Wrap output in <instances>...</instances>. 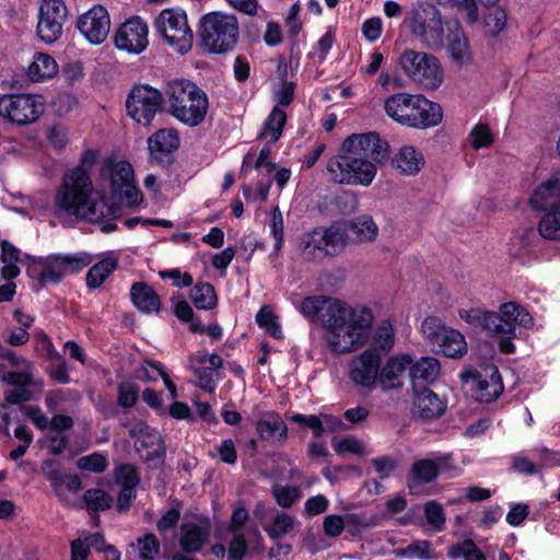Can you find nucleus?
I'll return each mask as SVG.
<instances>
[{"mask_svg":"<svg viewBox=\"0 0 560 560\" xmlns=\"http://www.w3.org/2000/svg\"><path fill=\"white\" fill-rule=\"evenodd\" d=\"M257 325L265 329L272 338L281 339L283 337L278 317L271 311L261 308L256 315Z\"/></svg>","mask_w":560,"mask_h":560,"instance_id":"864d4df0","label":"nucleus"},{"mask_svg":"<svg viewBox=\"0 0 560 560\" xmlns=\"http://www.w3.org/2000/svg\"><path fill=\"white\" fill-rule=\"evenodd\" d=\"M77 466L81 470L101 474L107 468V458L100 452L82 456L78 459Z\"/></svg>","mask_w":560,"mask_h":560,"instance_id":"13d9d810","label":"nucleus"},{"mask_svg":"<svg viewBox=\"0 0 560 560\" xmlns=\"http://www.w3.org/2000/svg\"><path fill=\"white\" fill-rule=\"evenodd\" d=\"M295 308L326 328V341L332 353L353 352L370 339L374 314L368 306L353 307L330 296L310 295L296 303Z\"/></svg>","mask_w":560,"mask_h":560,"instance_id":"f257e3e1","label":"nucleus"},{"mask_svg":"<svg viewBox=\"0 0 560 560\" xmlns=\"http://www.w3.org/2000/svg\"><path fill=\"white\" fill-rule=\"evenodd\" d=\"M469 138L471 139V147L475 150L488 148L493 142V137L489 126L482 122H478L472 127L469 132Z\"/></svg>","mask_w":560,"mask_h":560,"instance_id":"bf43d9fd","label":"nucleus"},{"mask_svg":"<svg viewBox=\"0 0 560 560\" xmlns=\"http://www.w3.org/2000/svg\"><path fill=\"white\" fill-rule=\"evenodd\" d=\"M498 314V323H494L495 334H511L516 331V320L518 314V304L515 302H506L500 306Z\"/></svg>","mask_w":560,"mask_h":560,"instance_id":"ea45409f","label":"nucleus"},{"mask_svg":"<svg viewBox=\"0 0 560 560\" xmlns=\"http://www.w3.org/2000/svg\"><path fill=\"white\" fill-rule=\"evenodd\" d=\"M538 235L544 238L560 241V209L544 212L538 223Z\"/></svg>","mask_w":560,"mask_h":560,"instance_id":"79ce46f5","label":"nucleus"},{"mask_svg":"<svg viewBox=\"0 0 560 560\" xmlns=\"http://www.w3.org/2000/svg\"><path fill=\"white\" fill-rule=\"evenodd\" d=\"M77 28L90 44H102L107 38L110 28L107 9L102 4L93 5L78 19Z\"/></svg>","mask_w":560,"mask_h":560,"instance_id":"4468645a","label":"nucleus"},{"mask_svg":"<svg viewBox=\"0 0 560 560\" xmlns=\"http://www.w3.org/2000/svg\"><path fill=\"white\" fill-rule=\"evenodd\" d=\"M129 294L132 305L141 313H159L162 308L160 295L148 282H133Z\"/></svg>","mask_w":560,"mask_h":560,"instance_id":"5701e85b","label":"nucleus"},{"mask_svg":"<svg viewBox=\"0 0 560 560\" xmlns=\"http://www.w3.org/2000/svg\"><path fill=\"white\" fill-rule=\"evenodd\" d=\"M424 515L429 525L433 526L438 532L445 527V512L443 506L435 502L429 501L424 504Z\"/></svg>","mask_w":560,"mask_h":560,"instance_id":"052dcab7","label":"nucleus"},{"mask_svg":"<svg viewBox=\"0 0 560 560\" xmlns=\"http://www.w3.org/2000/svg\"><path fill=\"white\" fill-rule=\"evenodd\" d=\"M331 444L334 451L339 456L347 454L362 455L364 454V446L361 441L353 436H345L340 439H332Z\"/></svg>","mask_w":560,"mask_h":560,"instance_id":"4d7b16f0","label":"nucleus"},{"mask_svg":"<svg viewBox=\"0 0 560 560\" xmlns=\"http://www.w3.org/2000/svg\"><path fill=\"white\" fill-rule=\"evenodd\" d=\"M248 551V544L244 534H234L229 544V559L243 560Z\"/></svg>","mask_w":560,"mask_h":560,"instance_id":"774afa93","label":"nucleus"},{"mask_svg":"<svg viewBox=\"0 0 560 560\" xmlns=\"http://www.w3.org/2000/svg\"><path fill=\"white\" fill-rule=\"evenodd\" d=\"M164 92L148 83L135 84L126 98L127 115L138 125L149 128L156 114L164 112Z\"/></svg>","mask_w":560,"mask_h":560,"instance_id":"0eeeda50","label":"nucleus"},{"mask_svg":"<svg viewBox=\"0 0 560 560\" xmlns=\"http://www.w3.org/2000/svg\"><path fill=\"white\" fill-rule=\"evenodd\" d=\"M434 346L439 347L440 351L451 359L462 358L467 352L464 335L453 328H448Z\"/></svg>","mask_w":560,"mask_h":560,"instance_id":"f704fd0d","label":"nucleus"},{"mask_svg":"<svg viewBox=\"0 0 560 560\" xmlns=\"http://www.w3.org/2000/svg\"><path fill=\"white\" fill-rule=\"evenodd\" d=\"M137 544L142 560H152L160 551V541L154 534H145L137 539Z\"/></svg>","mask_w":560,"mask_h":560,"instance_id":"e2e57ef3","label":"nucleus"},{"mask_svg":"<svg viewBox=\"0 0 560 560\" xmlns=\"http://www.w3.org/2000/svg\"><path fill=\"white\" fill-rule=\"evenodd\" d=\"M508 14L502 8H494L483 18L486 34L490 37H497L505 27Z\"/></svg>","mask_w":560,"mask_h":560,"instance_id":"a18cd8bd","label":"nucleus"},{"mask_svg":"<svg viewBox=\"0 0 560 560\" xmlns=\"http://www.w3.org/2000/svg\"><path fill=\"white\" fill-rule=\"evenodd\" d=\"M154 26L166 43L179 54H186L191 49L194 35L185 11L165 9L155 19Z\"/></svg>","mask_w":560,"mask_h":560,"instance_id":"9d476101","label":"nucleus"},{"mask_svg":"<svg viewBox=\"0 0 560 560\" xmlns=\"http://www.w3.org/2000/svg\"><path fill=\"white\" fill-rule=\"evenodd\" d=\"M394 340V330L392 326H380L371 346L368 349H375L376 353H380L381 358H383L393 348Z\"/></svg>","mask_w":560,"mask_h":560,"instance_id":"de8ad7c7","label":"nucleus"},{"mask_svg":"<svg viewBox=\"0 0 560 560\" xmlns=\"http://www.w3.org/2000/svg\"><path fill=\"white\" fill-rule=\"evenodd\" d=\"M198 36L210 54L232 51L238 39V22L235 15L212 11L199 20Z\"/></svg>","mask_w":560,"mask_h":560,"instance_id":"423d86ee","label":"nucleus"},{"mask_svg":"<svg viewBox=\"0 0 560 560\" xmlns=\"http://www.w3.org/2000/svg\"><path fill=\"white\" fill-rule=\"evenodd\" d=\"M460 378L464 383L471 384L472 395L479 402H492L504 390L501 374L493 363H486L478 369L467 370L460 374Z\"/></svg>","mask_w":560,"mask_h":560,"instance_id":"9b49d317","label":"nucleus"},{"mask_svg":"<svg viewBox=\"0 0 560 560\" xmlns=\"http://www.w3.org/2000/svg\"><path fill=\"white\" fill-rule=\"evenodd\" d=\"M447 557L456 560H487L485 553L478 548L476 542L470 539H464L462 542L453 544L447 548Z\"/></svg>","mask_w":560,"mask_h":560,"instance_id":"a19ab883","label":"nucleus"},{"mask_svg":"<svg viewBox=\"0 0 560 560\" xmlns=\"http://www.w3.org/2000/svg\"><path fill=\"white\" fill-rule=\"evenodd\" d=\"M299 248L306 261H322L329 255L328 248L323 247L315 228L301 236Z\"/></svg>","mask_w":560,"mask_h":560,"instance_id":"c9c22d12","label":"nucleus"},{"mask_svg":"<svg viewBox=\"0 0 560 560\" xmlns=\"http://www.w3.org/2000/svg\"><path fill=\"white\" fill-rule=\"evenodd\" d=\"M270 230L275 238L273 253L278 255L283 245V217L278 206L271 211Z\"/></svg>","mask_w":560,"mask_h":560,"instance_id":"680f3d73","label":"nucleus"},{"mask_svg":"<svg viewBox=\"0 0 560 560\" xmlns=\"http://www.w3.org/2000/svg\"><path fill=\"white\" fill-rule=\"evenodd\" d=\"M399 63L407 77L425 89L436 90L443 82L444 71L441 62L431 54L406 49L400 56Z\"/></svg>","mask_w":560,"mask_h":560,"instance_id":"6e6552de","label":"nucleus"},{"mask_svg":"<svg viewBox=\"0 0 560 560\" xmlns=\"http://www.w3.org/2000/svg\"><path fill=\"white\" fill-rule=\"evenodd\" d=\"M323 247L328 248V257L340 254L348 244L347 229L341 223H332L328 226L315 228Z\"/></svg>","mask_w":560,"mask_h":560,"instance_id":"bb28decb","label":"nucleus"},{"mask_svg":"<svg viewBox=\"0 0 560 560\" xmlns=\"http://www.w3.org/2000/svg\"><path fill=\"white\" fill-rule=\"evenodd\" d=\"M289 420L293 423H296L301 428L310 429L315 439L322 438L326 430L324 427V421L319 415L293 413L291 417H289Z\"/></svg>","mask_w":560,"mask_h":560,"instance_id":"09e8293b","label":"nucleus"},{"mask_svg":"<svg viewBox=\"0 0 560 560\" xmlns=\"http://www.w3.org/2000/svg\"><path fill=\"white\" fill-rule=\"evenodd\" d=\"M86 511L93 515L95 522H100L98 512L106 511L113 505V498L101 488L88 489L83 494Z\"/></svg>","mask_w":560,"mask_h":560,"instance_id":"58836bf2","label":"nucleus"},{"mask_svg":"<svg viewBox=\"0 0 560 560\" xmlns=\"http://www.w3.org/2000/svg\"><path fill=\"white\" fill-rule=\"evenodd\" d=\"M173 303V313L176 318L185 324H188V330L192 334L203 335L207 334L212 340L222 338V327L218 324H210L207 327L201 324L200 318L195 314L192 307L186 300L176 301V296L171 298Z\"/></svg>","mask_w":560,"mask_h":560,"instance_id":"a211bd4d","label":"nucleus"},{"mask_svg":"<svg viewBox=\"0 0 560 560\" xmlns=\"http://www.w3.org/2000/svg\"><path fill=\"white\" fill-rule=\"evenodd\" d=\"M447 329L448 327H446L436 316L425 317L421 325L423 336L433 346L439 342V339Z\"/></svg>","mask_w":560,"mask_h":560,"instance_id":"5fc2aeb1","label":"nucleus"},{"mask_svg":"<svg viewBox=\"0 0 560 560\" xmlns=\"http://www.w3.org/2000/svg\"><path fill=\"white\" fill-rule=\"evenodd\" d=\"M140 388L137 384L121 382L117 386V405L121 408H132L139 399Z\"/></svg>","mask_w":560,"mask_h":560,"instance_id":"3c124183","label":"nucleus"},{"mask_svg":"<svg viewBox=\"0 0 560 560\" xmlns=\"http://www.w3.org/2000/svg\"><path fill=\"white\" fill-rule=\"evenodd\" d=\"M256 431L261 441L275 443L284 442L288 439V427L277 415H271V419H259L256 422Z\"/></svg>","mask_w":560,"mask_h":560,"instance_id":"7c9ffc66","label":"nucleus"},{"mask_svg":"<svg viewBox=\"0 0 560 560\" xmlns=\"http://www.w3.org/2000/svg\"><path fill=\"white\" fill-rule=\"evenodd\" d=\"M156 445L158 447L153 451H150L145 455V463L148 467L151 469L161 468L166 458V445L161 435L156 433Z\"/></svg>","mask_w":560,"mask_h":560,"instance_id":"338daca9","label":"nucleus"},{"mask_svg":"<svg viewBox=\"0 0 560 560\" xmlns=\"http://www.w3.org/2000/svg\"><path fill=\"white\" fill-rule=\"evenodd\" d=\"M116 482L121 488L136 489L141 481L140 475L132 464H122L115 470Z\"/></svg>","mask_w":560,"mask_h":560,"instance_id":"8fccbe9b","label":"nucleus"},{"mask_svg":"<svg viewBox=\"0 0 560 560\" xmlns=\"http://www.w3.org/2000/svg\"><path fill=\"white\" fill-rule=\"evenodd\" d=\"M180 530L179 546L185 553H197L201 551L210 535L208 524L201 526L194 522L183 523Z\"/></svg>","mask_w":560,"mask_h":560,"instance_id":"393cba45","label":"nucleus"},{"mask_svg":"<svg viewBox=\"0 0 560 560\" xmlns=\"http://www.w3.org/2000/svg\"><path fill=\"white\" fill-rule=\"evenodd\" d=\"M341 151L327 162L334 182L346 185L369 186L377 172L376 164L388 160L390 147L375 132L352 133L347 137Z\"/></svg>","mask_w":560,"mask_h":560,"instance_id":"f03ea898","label":"nucleus"},{"mask_svg":"<svg viewBox=\"0 0 560 560\" xmlns=\"http://www.w3.org/2000/svg\"><path fill=\"white\" fill-rule=\"evenodd\" d=\"M33 339L35 342V351L39 357L46 358L48 360L60 359L59 352L56 350L51 339L44 330L39 329L35 331Z\"/></svg>","mask_w":560,"mask_h":560,"instance_id":"603ef678","label":"nucleus"},{"mask_svg":"<svg viewBox=\"0 0 560 560\" xmlns=\"http://www.w3.org/2000/svg\"><path fill=\"white\" fill-rule=\"evenodd\" d=\"M167 113L187 127L201 125L207 116V93L188 79H175L164 89Z\"/></svg>","mask_w":560,"mask_h":560,"instance_id":"20e7f679","label":"nucleus"},{"mask_svg":"<svg viewBox=\"0 0 560 560\" xmlns=\"http://www.w3.org/2000/svg\"><path fill=\"white\" fill-rule=\"evenodd\" d=\"M150 163L168 167L174 163L173 153L179 148V136L175 129H159L148 138Z\"/></svg>","mask_w":560,"mask_h":560,"instance_id":"dca6fc26","label":"nucleus"},{"mask_svg":"<svg viewBox=\"0 0 560 560\" xmlns=\"http://www.w3.org/2000/svg\"><path fill=\"white\" fill-rule=\"evenodd\" d=\"M106 174L109 176L113 195H121L124 187L132 185L133 171L127 162L115 163L110 160L106 161L101 170V175L104 177Z\"/></svg>","mask_w":560,"mask_h":560,"instance_id":"c85d7f7f","label":"nucleus"},{"mask_svg":"<svg viewBox=\"0 0 560 560\" xmlns=\"http://www.w3.org/2000/svg\"><path fill=\"white\" fill-rule=\"evenodd\" d=\"M58 73L56 60L48 54L37 52L28 66L27 75L33 82H43Z\"/></svg>","mask_w":560,"mask_h":560,"instance_id":"72a5a7b5","label":"nucleus"},{"mask_svg":"<svg viewBox=\"0 0 560 560\" xmlns=\"http://www.w3.org/2000/svg\"><path fill=\"white\" fill-rule=\"evenodd\" d=\"M424 156L413 145H402L392 158V166L402 175L415 176L424 166Z\"/></svg>","mask_w":560,"mask_h":560,"instance_id":"a878e982","label":"nucleus"},{"mask_svg":"<svg viewBox=\"0 0 560 560\" xmlns=\"http://www.w3.org/2000/svg\"><path fill=\"white\" fill-rule=\"evenodd\" d=\"M448 52L452 59L459 66L470 60L469 44L464 30L458 21L447 24Z\"/></svg>","mask_w":560,"mask_h":560,"instance_id":"cd10ccee","label":"nucleus"},{"mask_svg":"<svg viewBox=\"0 0 560 560\" xmlns=\"http://www.w3.org/2000/svg\"><path fill=\"white\" fill-rule=\"evenodd\" d=\"M407 369L412 389L418 390L435 383L441 373V363L434 357L415 359L412 355V363Z\"/></svg>","mask_w":560,"mask_h":560,"instance_id":"6ab92c4d","label":"nucleus"},{"mask_svg":"<svg viewBox=\"0 0 560 560\" xmlns=\"http://www.w3.org/2000/svg\"><path fill=\"white\" fill-rule=\"evenodd\" d=\"M100 154V150L96 149L85 150L80 163L66 173L55 197L58 208L90 222H97L104 218V212L98 209V202L92 199L94 188L89 172L96 164Z\"/></svg>","mask_w":560,"mask_h":560,"instance_id":"7ed1b4c3","label":"nucleus"},{"mask_svg":"<svg viewBox=\"0 0 560 560\" xmlns=\"http://www.w3.org/2000/svg\"><path fill=\"white\" fill-rule=\"evenodd\" d=\"M271 493L277 504L283 509H290L302 497L300 487L294 485L273 486Z\"/></svg>","mask_w":560,"mask_h":560,"instance_id":"49530a36","label":"nucleus"},{"mask_svg":"<svg viewBox=\"0 0 560 560\" xmlns=\"http://www.w3.org/2000/svg\"><path fill=\"white\" fill-rule=\"evenodd\" d=\"M43 113L44 102L42 95L11 94L0 96V116L15 125H31Z\"/></svg>","mask_w":560,"mask_h":560,"instance_id":"f8f14e48","label":"nucleus"},{"mask_svg":"<svg viewBox=\"0 0 560 560\" xmlns=\"http://www.w3.org/2000/svg\"><path fill=\"white\" fill-rule=\"evenodd\" d=\"M192 373L198 380L197 385L205 392L212 394L215 392L217 385L214 382L213 368L198 366L192 368Z\"/></svg>","mask_w":560,"mask_h":560,"instance_id":"69168bd1","label":"nucleus"},{"mask_svg":"<svg viewBox=\"0 0 560 560\" xmlns=\"http://www.w3.org/2000/svg\"><path fill=\"white\" fill-rule=\"evenodd\" d=\"M384 109L394 121L415 129L435 127L443 118L441 105L420 94L401 92L390 95Z\"/></svg>","mask_w":560,"mask_h":560,"instance_id":"39448f33","label":"nucleus"},{"mask_svg":"<svg viewBox=\"0 0 560 560\" xmlns=\"http://www.w3.org/2000/svg\"><path fill=\"white\" fill-rule=\"evenodd\" d=\"M63 278L68 275H75L91 265L93 257L86 252L75 254H50Z\"/></svg>","mask_w":560,"mask_h":560,"instance_id":"c756f323","label":"nucleus"},{"mask_svg":"<svg viewBox=\"0 0 560 560\" xmlns=\"http://www.w3.org/2000/svg\"><path fill=\"white\" fill-rule=\"evenodd\" d=\"M287 120L288 116L285 110L275 105L262 124L258 139L270 136V141L276 143L282 136Z\"/></svg>","mask_w":560,"mask_h":560,"instance_id":"4c0bfd02","label":"nucleus"},{"mask_svg":"<svg viewBox=\"0 0 560 560\" xmlns=\"http://www.w3.org/2000/svg\"><path fill=\"white\" fill-rule=\"evenodd\" d=\"M447 456L436 458L417 459L411 465L407 479V487L412 492L419 486L433 482L440 475L441 468L446 464Z\"/></svg>","mask_w":560,"mask_h":560,"instance_id":"412c9836","label":"nucleus"},{"mask_svg":"<svg viewBox=\"0 0 560 560\" xmlns=\"http://www.w3.org/2000/svg\"><path fill=\"white\" fill-rule=\"evenodd\" d=\"M413 393L416 395L415 406L422 420L438 419L446 411V402L429 387L413 390Z\"/></svg>","mask_w":560,"mask_h":560,"instance_id":"b1692460","label":"nucleus"},{"mask_svg":"<svg viewBox=\"0 0 560 560\" xmlns=\"http://www.w3.org/2000/svg\"><path fill=\"white\" fill-rule=\"evenodd\" d=\"M171 506L156 522V528L160 533H165L177 526L180 520L182 501L174 499Z\"/></svg>","mask_w":560,"mask_h":560,"instance_id":"6e6d98bb","label":"nucleus"},{"mask_svg":"<svg viewBox=\"0 0 560 560\" xmlns=\"http://www.w3.org/2000/svg\"><path fill=\"white\" fill-rule=\"evenodd\" d=\"M528 203L534 211L548 212L560 209V176L548 178L532 192Z\"/></svg>","mask_w":560,"mask_h":560,"instance_id":"aec40b11","label":"nucleus"},{"mask_svg":"<svg viewBox=\"0 0 560 560\" xmlns=\"http://www.w3.org/2000/svg\"><path fill=\"white\" fill-rule=\"evenodd\" d=\"M380 353L375 349H365L351 362L349 377L355 384L368 389H373L378 380V372L382 365Z\"/></svg>","mask_w":560,"mask_h":560,"instance_id":"f3484780","label":"nucleus"},{"mask_svg":"<svg viewBox=\"0 0 560 560\" xmlns=\"http://www.w3.org/2000/svg\"><path fill=\"white\" fill-rule=\"evenodd\" d=\"M37 261L44 266V269L40 271L39 284L37 288H34V291L38 292L48 284H59L63 280V276L50 255L39 257Z\"/></svg>","mask_w":560,"mask_h":560,"instance_id":"c03bdc74","label":"nucleus"},{"mask_svg":"<svg viewBox=\"0 0 560 560\" xmlns=\"http://www.w3.org/2000/svg\"><path fill=\"white\" fill-rule=\"evenodd\" d=\"M459 317L475 329H481L494 332V323H498V314L492 311H486L479 307L460 310Z\"/></svg>","mask_w":560,"mask_h":560,"instance_id":"e433bc0d","label":"nucleus"},{"mask_svg":"<svg viewBox=\"0 0 560 560\" xmlns=\"http://www.w3.org/2000/svg\"><path fill=\"white\" fill-rule=\"evenodd\" d=\"M412 363V354L399 353L390 357L383 368H380L378 382L384 392L399 389L402 383L399 381L400 375Z\"/></svg>","mask_w":560,"mask_h":560,"instance_id":"4be33fe9","label":"nucleus"},{"mask_svg":"<svg viewBox=\"0 0 560 560\" xmlns=\"http://www.w3.org/2000/svg\"><path fill=\"white\" fill-rule=\"evenodd\" d=\"M68 8L63 0H43L38 8L36 34L45 44H54L63 34Z\"/></svg>","mask_w":560,"mask_h":560,"instance_id":"ddd939ff","label":"nucleus"},{"mask_svg":"<svg viewBox=\"0 0 560 560\" xmlns=\"http://www.w3.org/2000/svg\"><path fill=\"white\" fill-rule=\"evenodd\" d=\"M409 27L427 48L435 50L444 47L446 38L444 22L435 5L424 3L415 9Z\"/></svg>","mask_w":560,"mask_h":560,"instance_id":"1a4fd4ad","label":"nucleus"},{"mask_svg":"<svg viewBox=\"0 0 560 560\" xmlns=\"http://www.w3.org/2000/svg\"><path fill=\"white\" fill-rule=\"evenodd\" d=\"M351 228L360 240L371 241L377 235V226L370 217L358 218Z\"/></svg>","mask_w":560,"mask_h":560,"instance_id":"0e129e2a","label":"nucleus"},{"mask_svg":"<svg viewBox=\"0 0 560 560\" xmlns=\"http://www.w3.org/2000/svg\"><path fill=\"white\" fill-rule=\"evenodd\" d=\"M118 268V258L108 256L94 264L85 275V283L90 290L98 289Z\"/></svg>","mask_w":560,"mask_h":560,"instance_id":"2f4dec72","label":"nucleus"},{"mask_svg":"<svg viewBox=\"0 0 560 560\" xmlns=\"http://www.w3.org/2000/svg\"><path fill=\"white\" fill-rule=\"evenodd\" d=\"M189 298L197 310L212 311L218 306V294L213 284L197 281L191 285Z\"/></svg>","mask_w":560,"mask_h":560,"instance_id":"473e14b6","label":"nucleus"},{"mask_svg":"<svg viewBox=\"0 0 560 560\" xmlns=\"http://www.w3.org/2000/svg\"><path fill=\"white\" fill-rule=\"evenodd\" d=\"M293 517L288 513L280 512L277 513L273 517L272 524L269 526H264V529L271 540L279 541L293 529Z\"/></svg>","mask_w":560,"mask_h":560,"instance_id":"37998d69","label":"nucleus"},{"mask_svg":"<svg viewBox=\"0 0 560 560\" xmlns=\"http://www.w3.org/2000/svg\"><path fill=\"white\" fill-rule=\"evenodd\" d=\"M148 26L139 16H132L122 23L114 37L115 47L129 54H140L148 47Z\"/></svg>","mask_w":560,"mask_h":560,"instance_id":"2eb2a0df","label":"nucleus"}]
</instances>
